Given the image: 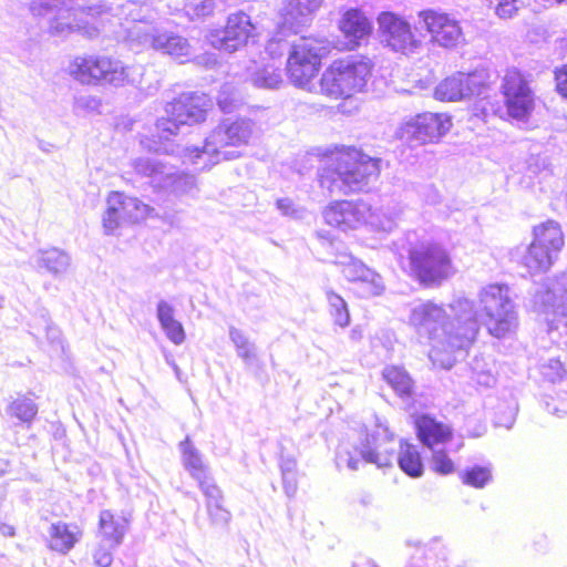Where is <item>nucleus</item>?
I'll list each match as a JSON object with an SVG mask.
<instances>
[{
    "label": "nucleus",
    "instance_id": "obj_33",
    "mask_svg": "<svg viewBox=\"0 0 567 567\" xmlns=\"http://www.w3.org/2000/svg\"><path fill=\"white\" fill-rule=\"evenodd\" d=\"M182 463L184 468L197 482L209 475L208 466L203 460L202 453L194 446L189 437L179 443Z\"/></svg>",
    "mask_w": 567,
    "mask_h": 567
},
{
    "label": "nucleus",
    "instance_id": "obj_49",
    "mask_svg": "<svg viewBox=\"0 0 567 567\" xmlns=\"http://www.w3.org/2000/svg\"><path fill=\"white\" fill-rule=\"evenodd\" d=\"M116 547L110 546L100 539L99 546L93 554L94 563L97 567H109L113 561L112 551Z\"/></svg>",
    "mask_w": 567,
    "mask_h": 567
},
{
    "label": "nucleus",
    "instance_id": "obj_29",
    "mask_svg": "<svg viewBox=\"0 0 567 567\" xmlns=\"http://www.w3.org/2000/svg\"><path fill=\"white\" fill-rule=\"evenodd\" d=\"M37 268L43 269L54 277L65 274L71 266L70 255L58 247H48L37 250L32 257Z\"/></svg>",
    "mask_w": 567,
    "mask_h": 567
},
{
    "label": "nucleus",
    "instance_id": "obj_45",
    "mask_svg": "<svg viewBox=\"0 0 567 567\" xmlns=\"http://www.w3.org/2000/svg\"><path fill=\"white\" fill-rule=\"evenodd\" d=\"M215 4L216 0H187L184 10L190 19H197L209 16Z\"/></svg>",
    "mask_w": 567,
    "mask_h": 567
},
{
    "label": "nucleus",
    "instance_id": "obj_34",
    "mask_svg": "<svg viewBox=\"0 0 567 567\" xmlns=\"http://www.w3.org/2000/svg\"><path fill=\"white\" fill-rule=\"evenodd\" d=\"M396 461L399 467L410 477L417 478L423 475L424 465L416 445L402 441Z\"/></svg>",
    "mask_w": 567,
    "mask_h": 567
},
{
    "label": "nucleus",
    "instance_id": "obj_23",
    "mask_svg": "<svg viewBox=\"0 0 567 567\" xmlns=\"http://www.w3.org/2000/svg\"><path fill=\"white\" fill-rule=\"evenodd\" d=\"M484 89L481 74L458 72L441 81L434 90V96L439 101L455 102L481 95Z\"/></svg>",
    "mask_w": 567,
    "mask_h": 567
},
{
    "label": "nucleus",
    "instance_id": "obj_58",
    "mask_svg": "<svg viewBox=\"0 0 567 567\" xmlns=\"http://www.w3.org/2000/svg\"><path fill=\"white\" fill-rule=\"evenodd\" d=\"M141 145L143 146V148L147 150L148 152H154V153H159V152L167 153L168 152V150L166 147H163L161 145V143H158L154 140H151L148 137H143L141 140Z\"/></svg>",
    "mask_w": 567,
    "mask_h": 567
},
{
    "label": "nucleus",
    "instance_id": "obj_12",
    "mask_svg": "<svg viewBox=\"0 0 567 567\" xmlns=\"http://www.w3.org/2000/svg\"><path fill=\"white\" fill-rule=\"evenodd\" d=\"M210 101L205 94L184 93L165 107L166 116L156 122L161 141H168L178 134L181 126L205 121Z\"/></svg>",
    "mask_w": 567,
    "mask_h": 567
},
{
    "label": "nucleus",
    "instance_id": "obj_46",
    "mask_svg": "<svg viewBox=\"0 0 567 567\" xmlns=\"http://www.w3.org/2000/svg\"><path fill=\"white\" fill-rule=\"evenodd\" d=\"M483 358H475L472 363V371L474 380L483 386L489 388L494 384L495 379L491 369L486 368Z\"/></svg>",
    "mask_w": 567,
    "mask_h": 567
},
{
    "label": "nucleus",
    "instance_id": "obj_42",
    "mask_svg": "<svg viewBox=\"0 0 567 567\" xmlns=\"http://www.w3.org/2000/svg\"><path fill=\"white\" fill-rule=\"evenodd\" d=\"M217 103L224 113H231L243 103V99L233 85L225 84L219 91Z\"/></svg>",
    "mask_w": 567,
    "mask_h": 567
},
{
    "label": "nucleus",
    "instance_id": "obj_15",
    "mask_svg": "<svg viewBox=\"0 0 567 567\" xmlns=\"http://www.w3.org/2000/svg\"><path fill=\"white\" fill-rule=\"evenodd\" d=\"M451 127L450 115L425 112L403 120L395 131V136L411 146H421L437 143Z\"/></svg>",
    "mask_w": 567,
    "mask_h": 567
},
{
    "label": "nucleus",
    "instance_id": "obj_41",
    "mask_svg": "<svg viewBox=\"0 0 567 567\" xmlns=\"http://www.w3.org/2000/svg\"><path fill=\"white\" fill-rule=\"evenodd\" d=\"M9 412L21 422L30 423L38 413V406L31 399L21 398L11 403Z\"/></svg>",
    "mask_w": 567,
    "mask_h": 567
},
{
    "label": "nucleus",
    "instance_id": "obj_2",
    "mask_svg": "<svg viewBox=\"0 0 567 567\" xmlns=\"http://www.w3.org/2000/svg\"><path fill=\"white\" fill-rule=\"evenodd\" d=\"M332 167L320 177L321 186L330 194L348 195L363 190L380 173V159L357 148L342 150L332 158Z\"/></svg>",
    "mask_w": 567,
    "mask_h": 567
},
{
    "label": "nucleus",
    "instance_id": "obj_16",
    "mask_svg": "<svg viewBox=\"0 0 567 567\" xmlns=\"http://www.w3.org/2000/svg\"><path fill=\"white\" fill-rule=\"evenodd\" d=\"M107 208L102 218L105 235H114L123 223H138L147 218L153 208L136 197L112 192L106 199Z\"/></svg>",
    "mask_w": 567,
    "mask_h": 567
},
{
    "label": "nucleus",
    "instance_id": "obj_3",
    "mask_svg": "<svg viewBox=\"0 0 567 567\" xmlns=\"http://www.w3.org/2000/svg\"><path fill=\"white\" fill-rule=\"evenodd\" d=\"M68 73L84 85H111L121 87L141 82L142 66L125 65L121 60L104 54L75 56Z\"/></svg>",
    "mask_w": 567,
    "mask_h": 567
},
{
    "label": "nucleus",
    "instance_id": "obj_32",
    "mask_svg": "<svg viewBox=\"0 0 567 567\" xmlns=\"http://www.w3.org/2000/svg\"><path fill=\"white\" fill-rule=\"evenodd\" d=\"M156 317L166 338L174 344L181 346L185 339L183 324L175 319L174 307L165 300H161L156 307Z\"/></svg>",
    "mask_w": 567,
    "mask_h": 567
},
{
    "label": "nucleus",
    "instance_id": "obj_64",
    "mask_svg": "<svg viewBox=\"0 0 567 567\" xmlns=\"http://www.w3.org/2000/svg\"><path fill=\"white\" fill-rule=\"evenodd\" d=\"M6 298L3 295L0 293V310L4 307Z\"/></svg>",
    "mask_w": 567,
    "mask_h": 567
},
{
    "label": "nucleus",
    "instance_id": "obj_60",
    "mask_svg": "<svg viewBox=\"0 0 567 567\" xmlns=\"http://www.w3.org/2000/svg\"><path fill=\"white\" fill-rule=\"evenodd\" d=\"M0 533L6 537H11L14 535V528H13V526H11L9 524H1Z\"/></svg>",
    "mask_w": 567,
    "mask_h": 567
},
{
    "label": "nucleus",
    "instance_id": "obj_53",
    "mask_svg": "<svg viewBox=\"0 0 567 567\" xmlns=\"http://www.w3.org/2000/svg\"><path fill=\"white\" fill-rule=\"evenodd\" d=\"M281 476L284 492L289 498H292L298 489L297 474H288Z\"/></svg>",
    "mask_w": 567,
    "mask_h": 567
},
{
    "label": "nucleus",
    "instance_id": "obj_61",
    "mask_svg": "<svg viewBox=\"0 0 567 567\" xmlns=\"http://www.w3.org/2000/svg\"><path fill=\"white\" fill-rule=\"evenodd\" d=\"M135 7H136L135 3H133V2H127L125 4V9L128 11L127 14L131 16L134 21H136V17L133 16V8H135Z\"/></svg>",
    "mask_w": 567,
    "mask_h": 567
},
{
    "label": "nucleus",
    "instance_id": "obj_43",
    "mask_svg": "<svg viewBox=\"0 0 567 567\" xmlns=\"http://www.w3.org/2000/svg\"><path fill=\"white\" fill-rule=\"evenodd\" d=\"M432 451V457L430 466L432 471L441 475H449L455 471L453 461L449 457L446 452L439 447H434Z\"/></svg>",
    "mask_w": 567,
    "mask_h": 567
},
{
    "label": "nucleus",
    "instance_id": "obj_62",
    "mask_svg": "<svg viewBox=\"0 0 567 567\" xmlns=\"http://www.w3.org/2000/svg\"><path fill=\"white\" fill-rule=\"evenodd\" d=\"M8 470V462L0 458V476L3 475Z\"/></svg>",
    "mask_w": 567,
    "mask_h": 567
},
{
    "label": "nucleus",
    "instance_id": "obj_54",
    "mask_svg": "<svg viewBox=\"0 0 567 567\" xmlns=\"http://www.w3.org/2000/svg\"><path fill=\"white\" fill-rule=\"evenodd\" d=\"M99 100L91 95H82L75 99L74 105L78 110L93 111L99 106Z\"/></svg>",
    "mask_w": 567,
    "mask_h": 567
},
{
    "label": "nucleus",
    "instance_id": "obj_26",
    "mask_svg": "<svg viewBox=\"0 0 567 567\" xmlns=\"http://www.w3.org/2000/svg\"><path fill=\"white\" fill-rule=\"evenodd\" d=\"M415 429L419 440L430 450L445 445L452 439V430L447 424L426 414L416 417Z\"/></svg>",
    "mask_w": 567,
    "mask_h": 567
},
{
    "label": "nucleus",
    "instance_id": "obj_30",
    "mask_svg": "<svg viewBox=\"0 0 567 567\" xmlns=\"http://www.w3.org/2000/svg\"><path fill=\"white\" fill-rule=\"evenodd\" d=\"M128 527V520L122 515H115L110 509L101 511L99 516L97 536L110 546L122 544Z\"/></svg>",
    "mask_w": 567,
    "mask_h": 567
},
{
    "label": "nucleus",
    "instance_id": "obj_14",
    "mask_svg": "<svg viewBox=\"0 0 567 567\" xmlns=\"http://www.w3.org/2000/svg\"><path fill=\"white\" fill-rule=\"evenodd\" d=\"M534 235L535 239L525 249L520 260L530 275L546 272L564 246V236L556 221L549 220L535 227Z\"/></svg>",
    "mask_w": 567,
    "mask_h": 567
},
{
    "label": "nucleus",
    "instance_id": "obj_18",
    "mask_svg": "<svg viewBox=\"0 0 567 567\" xmlns=\"http://www.w3.org/2000/svg\"><path fill=\"white\" fill-rule=\"evenodd\" d=\"M419 21L431 37V42L444 49H454L465 43L460 22L444 12L423 10Z\"/></svg>",
    "mask_w": 567,
    "mask_h": 567
},
{
    "label": "nucleus",
    "instance_id": "obj_40",
    "mask_svg": "<svg viewBox=\"0 0 567 567\" xmlns=\"http://www.w3.org/2000/svg\"><path fill=\"white\" fill-rule=\"evenodd\" d=\"M165 190L177 196L190 195L196 190V179L193 175L178 173L175 167H173L171 184L167 185Z\"/></svg>",
    "mask_w": 567,
    "mask_h": 567
},
{
    "label": "nucleus",
    "instance_id": "obj_59",
    "mask_svg": "<svg viewBox=\"0 0 567 567\" xmlns=\"http://www.w3.org/2000/svg\"><path fill=\"white\" fill-rule=\"evenodd\" d=\"M423 196L425 198V202L430 205H436L440 203L441 195L436 188L433 186H426L423 189Z\"/></svg>",
    "mask_w": 567,
    "mask_h": 567
},
{
    "label": "nucleus",
    "instance_id": "obj_22",
    "mask_svg": "<svg viewBox=\"0 0 567 567\" xmlns=\"http://www.w3.org/2000/svg\"><path fill=\"white\" fill-rule=\"evenodd\" d=\"M342 267L347 280L353 282L355 291L363 298L379 296L384 290L382 277L351 255H342L336 261Z\"/></svg>",
    "mask_w": 567,
    "mask_h": 567
},
{
    "label": "nucleus",
    "instance_id": "obj_39",
    "mask_svg": "<svg viewBox=\"0 0 567 567\" xmlns=\"http://www.w3.org/2000/svg\"><path fill=\"white\" fill-rule=\"evenodd\" d=\"M251 83L259 89H278L284 79L280 70L274 65H266L250 75Z\"/></svg>",
    "mask_w": 567,
    "mask_h": 567
},
{
    "label": "nucleus",
    "instance_id": "obj_28",
    "mask_svg": "<svg viewBox=\"0 0 567 567\" xmlns=\"http://www.w3.org/2000/svg\"><path fill=\"white\" fill-rule=\"evenodd\" d=\"M340 30L348 41V47L353 49L358 47L361 41L369 38L372 25L361 11L351 9L343 14L340 21Z\"/></svg>",
    "mask_w": 567,
    "mask_h": 567
},
{
    "label": "nucleus",
    "instance_id": "obj_9",
    "mask_svg": "<svg viewBox=\"0 0 567 567\" xmlns=\"http://www.w3.org/2000/svg\"><path fill=\"white\" fill-rule=\"evenodd\" d=\"M412 275L424 286H437L455 272L449 250L440 243L423 240L409 250Z\"/></svg>",
    "mask_w": 567,
    "mask_h": 567
},
{
    "label": "nucleus",
    "instance_id": "obj_24",
    "mask_svg": "<svg viewBox=\"0 0 567 567\" xmlns=\"http://www.w3.org/2000/svg\"><path fill=\"white\" fill-rule=\"evenodd\" d=\"M321 2L322 0H286L280 10L282 31L287 29L297 33L308 23Z\"/></svg>",
    "mask_w": 567,
    "mask_h": 567
},
{
    "label": "nucleus",
    "instance_id": "obj_48",
    "mask_svg": "<svg viewBox=\"0 0 567 567\" xmlns=\"http://www.w3.org/2000/svg\"><path fill=\"white\" fill-rule=\"evenodd\" d=\"M489 7L494 8L495 14L501 19H511L517 11V0H487Z\"/></svg>",
    "mask_w": 567,
    "mask_h": 567
},
{
    "label": "nucleus",
    "instance_id": "obj_5",
    "mask_svg": "<svg viewBox=\"0 0 567 567\" xmlns=\"http://www.w3.org/2000/svg\"><path fill=\"white\" fill-rule=\"evenodd\" d=\"M394 434L382 423L367 433L359 442L342 443L338 447L336 463L351 471L359 470L362 463L374 464L378 468L391 467L395 460Z\"/></svg>",
    "mask_w": 567,
    "mask_h": 567
},
{
    "label": "nucleus",
    "instance_id": "obj_6",
    "mask_svg": "<svg viewBox=\"0 0 567 567\" xmlns=\"http://www.w3.org/2000/svg\"><path fill=\"white\" fill-rule=\"evenodd\" d=\"M373 64L365 56H348L333 61L322 73L319 93L331 99H349L363 92L371 78Z\"/></svg>",
    "mask_w": 567,
    "mask_h": 567
},
{
    "label": "nucleus",
    "instance_id": "obj_11",
    "mask_svg": "<svg viewBox=\"0 0 567 567\" xmlns=\"http://www.w3.org/2000/svg\"><path fill=\"white\" fill-rule=\"evenodd\" d=\"M329 52L326 40L300 38L291 47L287 61V72L291 82L310 92H319L318 85L311 82L317 74L321 59Z\"/></svg>",
    "mask_w": 567,
    "mask_h": 567
},
{
    "label": "nucleus",
    "instance_id": "obj_10",
    "mask_svg": "<svg viewBox=\"0 0 567 567\" xmlns=\"http://www.w3.org/2000/svg\"><path fill=\"white\" fill-rule=\"evenodd\" d=\"M84 9L73 0H32L30 3L31 13L48 19L50 33L58 37H66L76 31L89 38L97 34V29L90 25L89 21L79 19V13Z\"/></svg>",
    "mask_w": 567,
    "mask_h": 567
},
{
    "label": "nucleus",
    "instance_id": "obj_38",
    "mask_svg": "<svg viewBox=\"0 0 567 567\" xmlns=\"http://www.w3.org/2000/svg\"><path fill=\"white\" fill-rule=\"evenodd\" d=\"M383 379L401 396L409 395L412 390V380L405 370L391 365L383 370Z\"/></svg>",
    "mask_w": 567,
    "mask_h": 567
},
{
    "label": "nucleus",
    "instance_id": "obj_57",
    "mask_svg": "<svg viewBox=\"0 0 567 567\" xmlns=\"http://www.w3.org/2000/svg\"><path fill=\"white\" fill-rule=\"evenodd\" d=\"M281 475L297 474V462L293 457H281L280 460Z\"/></svg>",
    "mask_w": 567,
    "mask_h": 567
},
{
    "label": "nucleus",
    "instance_id": "obj_8",
    "mask_svg": "<svg viewBox=\"0 0 567 567\" xmlns=\"http://www.w3.org/2000/svg\"><path fill=\"white\" fill-rule=\"evenodd\" d=\"M480 313L489 334L504 338L514 333L518 317L506 285H488L478 293Z\"/></svg>",
    "mask_w": 567,
    "mask_h": 567
},
{
    "label": "nucleus",
    "instance_id": "obj_56",
    "mask_svg": "<svg viewBox=\"0 0 567 567\" xmlns=\"http://www.w3.org/2000/svg\"><path fill=\"white\" fill-rule=\"evenodd\" d=\"M556 82L558 92L567 97V64L556 73Z\"/></svg>",
    "mask_w": 567,
    "mask_h": 567
},
{
    "label": "nucleus",
    "instance_id": "obj_51",
    "mask_svg": "<svg viewBox=\"0 0 567 567\" xmlns=\"http://www.w3.org/2000/svg\"><path fill=\"white\" fill-rule=\"evenodd\" d=\"M546 409L549 413L563 417L567 415V400H555L546 401Z\"/></svg>",
    "mask_w": 567,
    "mask_h": 567
},
{
    "label": "nucleus",
    "instance_id": "obj_47",
    "mask_svg": "<svg viewBox=\"0 0 567 567\" xmlns=\"http://www.w3.org/2000/svg\"><path fill=\"white\" fill-rule=\"evenodd\" d=\"M198 486L205 496V504L212 502H224V494L210 475L198 481Z\"/></svg>",
    "mask_w": 567,
    "mask_h": 567
},
{
    "label": "nucleus",
    "instance_id": "obj_7",
    "mask_svg": "<svg viewBox=\"0 0 567 567\" xmlns=\"http://www.w3.org/2000/svg\"><path fill=\"white\" fill-rule=\"evenodd\" d=\"M534 310L542 313L547 323V332L553 342L567 347V271L548 278L535 291Z\"/></svg>",
    "mask_w": 567,
    "mask_h": 567
},
{
    "label": "nucleus",
    "instance_id": "obj_19",
    "mask_svg": "<svg viewBox=\"0 0 567 567\" xmlns=\"http://www.w3.org/2000/svg\"><path fill=\"white\" fill-rule=\"evenodd\" d=\"M256 37V27L245 12H236L228 17L224 30H217L209 35L210 44L225 52H235L247 45Z\"/></svg>",
    "mask_w": 567,
    "mask_h": 567
},
{
    "label": "nucleus",
    "instance_id": "obj_52",
    "mask_svg": "<svg viewBox=\"0 0 567 567\" xmlns=\"http://www.w3.org/2000/svg\"><path fill=\"white\" fill-rule=\"evenodd\" d=\"M45 324V337L52 346H60L62 348L61 331L58 327L49 322L48 319L43 318Z\"/></svg>",
    "mask_w": 567,
    "mask_h": 567
},
{
    "label": "nucleus",
    "instance_id": "obj_35",
    "mask_svg": "<svg viewBox=\"0 0 567 567\" xmlns=\"http://www.w3.org/2000/svg\"><path fill=\"white\" fill-rule=\"evenodd\" d=\"M229 339L235 347L237 355L245 362L250 363L256 359V346L248 336L240 329L230 326L228 330Z\"/></svg>",
    "mask_w": 567,
    "mask_h": 567
},
{
    "label": "nucleus",
    "instance_id": "obj_63",
    "mask_svg": "<svg viewBox=\"0 0 567 567\" xmlns=\"http://www.w3.org/2000/svg\"><path fill=\"white\" fill-rule=\"evenodd\" d=\"M360 336H361V332H360L359 329L354 328V329L351 330V338L352 339H358V338H360Z\"/></svg>",
    "mask_w": 567,
    "mask_h": 567
},
{
    "label": "nucleus",
    "instance_id": "obj_50",
    "mask_svg": "<svg viewBox=\"0 0 567 567\" xmlns=\"http://www.w3.org/2000/svg\"><path fill=\"white\" fill-rule=\"evenodd\" d=\"M278 210L284 216L299 217V209L295 206V203L289 198H280L276 202Z\"/></svg>",
    "mask_w": 567,
    "mask_h": 567
},
{
    "label": "nucleus",
    "instance_id": "obj_20",
    "mask_svg": "<svg viewBox=\"0 0 567 567\" xmlns=\"http://www.w3.org/2000/svg\"><path fill=\"white\" fill-rule=\"evenodd\" d=\"M502 91L509 116L526 118L534 109V94L524 75L516 69H509L503 79Z\"/></svg>",
    "mask_w": 567,
    "mask_h": 567
},
{
    "label": "nucleus",
    "instance_id": "obj_17",
    "mask_svg": "<svg viewBox=\"0 0 567 567\" xmlns=\"http://www.w3.org/2000/svg\"><path fill=\"white\" fill-rule=\"evenodd\" d=\"M380 38L385 47L402 54L415 53L422 47L416 29L403 17L382 12L378 17Z\"/></svg>",
    "mask_w": 567,
    "mask_h": 567
},
{
    "label": "nucleus",
    "instance_id": "obj_44",
    "mask_svg": "<svg viewBox=\"0 0 567 567\" xmlns=\"http://www.w3.org/2000/svg\"><path fill=\"white\" fill-rule=\"evenodd\" d=\"M206 511L213 525L226 527L230 519V512L224 506V502L206 503Z\"/></svg>",
    "mask_w": 567,
    "mask_h": 567
},
{
    "label": "nucleus",
    "instance_id": "obj_13",
    "mask_svg": "<svg viewBox=\"0 0 567 567\" xmlns=\"http://www.w3.org/2000/svg\"><path fill=\"white\" fill-rule=\"evenodd\" d=\"M127 41L132 49L152 48L171 55L181 63L188 61L193 55L187 39L171 32L159 31L143 21H137L128 29Z\"/></svg>",
    "mask_w": 567,
    "mask_h": 567
},
{
    "label": "nucleus",
    "instance_id": "obj_37",
    "mask_svg": "<svg viewBox=\"0 0 567 567\" xmlns=\"http://www.w3.org/2000/svg\"><path fill=\"white\" fill-rule=\"evenodd\" d=\"M461 478L465 485L483 488L492 482L493 467L489 463L468 466L463 471Z\"/></svg>",
    "mask_w": 567,
    "mask_h": 567
},
{
    "label": "nucleus",
    "instance_id": "obj_4",
    "mask_svg": "<svg viewBox=\"0 0 567 567\" xmlns=\"http://www.w3.org/2000/svg\"><path fill=\"white\" fill-rule=\"evenodd\" d=\"M254 133L250 120L223 121L205 140L202 148H187L185 162L197 165L199 169L208 168L223 159H231L239 154L236 151H224L227 146H240L249 142Z\"/></svg>",
    "mask_w": 567,
    "mask_h": 567
},
{
    "label": "nucleus",
    "instance_id": "obj_1",
    "mask_svg": "<svg viewBox=\"0 0 567 567\" xmlns=\"http://www.w3.org/2000/svg\"><path fill=\"white\" fill-rule=\"evenodd\" d=\"M476 316L474 302L464 297L455 298L446 306L426 300L411 306L409 324L419 336L429 339L432 363L451 369L455 354L475 340L478 332Z\"/></svg>",
    "mask_w": 567,
    "mask_h": 567
},
{
    "label": "nucleus",
    "instance_id": "obj_21",
    "mask_svg": "<svg viewBox=\"0 0 567 567\" xmlns=\"http://www.w3.org/2000/svg\"><path fill=\"white\" fill-rule=\"evenodd\" d=\"M370 205L363 200H336L323 210L326 223L341 231L357 230L368 224Z\"/></svg>",
    "mask_w": 567,
    "mask_h": 567
},
{
    "label": "nucleus",
    "instance_id": "obj_55",
    "mask_svg": "<svg viewBox=\"0 0 567 567\" xmlns=\"http://www.w3.org/2000/svg\"><path fill=\"white\" fill-rule=\"evenodd\" d=\"M287 49V44L281 41V39H272L266 47V52L275 59V56H280L284 54V51Z\"/></svg>",
    "mask_w": 567,
    "mask_h": 567
},
{
    "label": "nucleus",
    "instance_id": "obj_25",
    "mask_svg": "<svg viewBox=\"0 0 567 567\" xmlns=\"http://www.w3.org/2000/svg\"><path fill=\"white\" fill-rule=\"evenodd\" d=\"M134 172L148 179L150 185L164 190L171 184L173 165L155 157H137L132 161Z\"/></svg>",
    "mask_w": 567,
    "mask_h": 567
},
{
    "label": "nucleus",
    "instance_id": "obj_36",
    "mask_svg": "<svg viewBox=\"0 0 567 567\" xmlns=\"http://www.w3.org/2000/svg\"><path fill=\"white\" fill-rule=\"evenodd\" d=\"M328 309L334 324L346 328L350 323V313L346 300L331 289L326 290Z\"/></svg>",
    "mask_w": 567,
    "mask_h": 567
},
{
    "label": "nucleus",
    "instance_id": "obj_27",
    "mask_svg": "<svg viewBox=\"0 0 567 567\" xmlns=\"http://www.w3.org/2000/svg\"><path fill=\"white\" fill-rule=\"evenodd\" d=\"M48 534L49 548L53 551L66 555L81 540L83 530L76 524L56 522L51 524Z\"/></svg>",
    "mask_w": 567,
    "mask_h": 567
},
{
    "label": "nucleus",
    "instance_id": "obj_31",
    "mask_svg": "<svg viewBox=\"0 0 567 567\" xmlns=\"http://www.w3.org/2000/svg\"><path fill=\"white\" fill-rule=\"evenodd\" d=\"M403 213V206L393 200H389L372 209L368 214V224L375 231L391 233L398 225V220Z\"/></svg>",
    "mask_w": 567,
    "mask_h": 567
}]
</instances>
